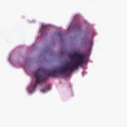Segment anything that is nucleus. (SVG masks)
Segmentation results:
<instances>
[{
    "mask_svg": "<svg viewBox=\"0 0 127 127\" xmlns=\"http://www.w3.org/2000/svg\"><path fill=\"white\" fill-rule=\"evenodd\" d=\"M70 58H71L73 64H72L71 62L68 63L60 69L55 68L53 71L48 70L46 73V76H48V77H50V76L59 77L60 75H62V74L65 72H73L78 68L79 66L84 64L86 61V56L85 55L77 54L76 53H74Z\"/></svg>",
    "mask_w": 127,
    "mask_h": 127,
    "instance_id": "1",
    "label": "nucleus"
},
{
    "mask_svg": "<svg viewBox=\"0 0 127 127\" xmlns=\"http://www.w3.org/2000/svg\"><path fill=\"white\" fill-rule=\"evenodd\" d=\"M43 72H44V70L42 69V68H39L36 72V83H35L34 84H31V91H34V90L36 89L37 84H39V83L41 82H43V81L45 80L44 75L43 73Z\"/></svg>",
    "mask_w": 127,
    "mask_h": 127,
    "instance_id": "2",
    "label": "nucleus"
},
{
    "mask_svg": "<svg viewBox=\"0 0 127 127\" xmlns=\"http://www.w3.org/2000/svg\"><path fill=\"white\" fill-rule=\"evenodd\" d=\"M47 90H49V86H46L43 90H41L42 92H46Z\"/></svg>",
    "mask_w": 127,
    "mask_h": 127,
    "instance_id": "3",
    "label": "nucleus"
},
{
    "mask_svg": "<svg viewBox=\"0 0 127 127\" xmlns=\"http://www.w3.org/2000/svg\"><path fill=\"white\" fill-rule=\"evenodd\" d=\"M43 33L42 32V34H43Z\"/></svg>",
    "mask_w": 127,
    "mask_h": 127,
    "instance_id": "4",
    "label": "nucleus"
}]
</instances>
